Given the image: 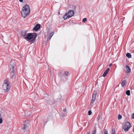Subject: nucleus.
I'll list each match as a JSON object with an SVG mask.
<instances>
[{"mask_svg":"<svg viewBox=\"0 0 134 134\" xmlns=\"http://www.w3.org/2000/svg\"><path fill=\"white\" fill-rule=\"evenodd\" d=\"M1 114H0V118H1Z\"/></svg>","mask_w":134,"mask_h":134,"instance_id":"30","label":"nucleus"},{"mask_svg":"<svg viewBox=\"0 0 134 134\" xmlns=\"http://www.w3.org/2000/svg\"><path fill=\"white\" fill-rule=\"evenodd\" d=\"M87 21V19L86 18H83V19L82 21L83 22H85Z\"/></svg>","mask_w":134,"mask_h":134,"instance_id":"18","label":"nucleus"},{"mask_svg":"<svg viewBox=\"0 0 134 134\" xmlns=\"http://www.w3.org/2000/svg\"><path fill=\"white\" fill-rule=\"evenodd\" d=\"M74 12L73 10H70L66 13L63 18L64 20L69 19L72 17L74 15Z\"/></svg>","mask_w":134,"mask_h":134,"instance_id":"4","label":"nucleus"},{"mask_svg":"<svg viewBox=\"0 0 134 134\" xmlns=\"http://www.w3.org/2000/svg\"><path fill=\"white\" fill-rule=\"evenodd\" d=\"M19 1L20 2H23V0H19Z\"/></svg>","mask_w":134,"mask_h":134,"instance_id":"27","label":"nucleus"},{"mask_svg":"<svg viewBox=\"0 0 134 134\" xmlns=\"http://www.w3.org/2000/svg\"><path fill=\"white\" fill-rule=\"evenodd\" d=\"M30 8L28 5L25 4L23 7L21 11L22 16L25 18L30 13Z\"/></svg>","mask_w":134,"mask_h":134,"instance_id":"2","label":"nucleus"},{"mask_svg":"<svg viewBox=\"0 0 134 134\" xmlns=\"http://www.w3.org/2000/svg\"><path fill=\"white\" fill-rule=\"evenodd\" d=\"M126 82V81L125 80H124L122 81L121 83V84L122 87H124V86L125 85Z\"/></svg>","mask_w":134,"mask_h":134,"instance_id":"14","label":"nucleus"},{"mask_svg":"<svg viewBox=\"0 0 134 134\" xmlns=\"http://www.w3.org/2000/svg\"><path fill=\"white\" fill-rule=\"evenodd\" d=\"M96 130H94L93 131L92 134H95L96 133Z\"/></svg>","mask_w":134,"mask_h":134,"instance_id":"21","label":"nucleus"},{"mask_svg":"<svg viewBox=\"0 0 134 134\" xmlns=\"http://www.w3.org/2000/svg\"><path fill=\"white\" fill-rule=\"evenodd\" d=\"M92 112L91 110H89L88 111V115H91L92 114Z\"/></svg>","mask_w":134,"mask_h":134,"instance_id":"20","label":"nucleus"},{"mask_svg":"<svg viewBox=\"0 0 134 134\" xmlns=\"http://www.w3.org/2000/svg\"><path fill=\"white\" fill-rule=\"evenodd\" d=\"M112 65V64L111 63L109 64V66H110Z\"/></svg>","mask_w":134,"mask_h":134,"instance_id":"28","label":"nucleus"},{"mask_svg":"<svg viewBox=\"0 0 134 134\" xmlns=\"http://www.w3.org/2000/svg\"><path fill=\"white\" fill-rule=\"evenodd\" d=\"M107 134H108V131H107Z\"/></svg>","mask_w":134,"mask_h":134,"instance_id":"31","label":"nucleus"},{"mask_svg":"<svg viewBox=\"0 0 134 134\" xmlns=\"http://www.w3.org/2000/svg\"><path fill=\"white\" fill-rule=\"evenodd\" d=\"M126 56L129 58H130L131 57V55L129 53H127L126 54Z\"/></svg>","mask_w":134,"mask_h":134,"instance_id":"15","label":"nucleus"},{"mask_svg":"<svg viewBox=\"0 0 134 134\" xmlns=\"http://www.w3.org/2000/svg\"><path fill=\"white\" fill-rule=\"evenodd\" d=\"M132 118L134 119V113H133L132 115Z\"/></svg>","mask_w":134,"mask_h":134,"instance_id":"24","label":"nucleus"},{"mask_svg":"<svg viewBox=\"0 0 134 134\" xmlns=\"http://www.w3.org/2000/svg\"><path fill=\"white\" fill-rule=\"evenodd\" d=\"M131 126L129 122H127L123 125V129L125 132H127L128 131Z\"/></svg>","mask_w":134,"mask_h":134,"instance_id":"5","label":"nucleus"},{"mask_svg":"<svg viewBox=\"0 0 134 134\" xmlns=\"http://www.w3.org/2000/svg\"><path fill=\"white\" fill-rule=\"evenodd\" d=\"M37 36L36 33H28L25 37V39L30 43L34 42Z\"/></svg>","mask_w":134,"mask_h":134,"instance_id":"1","label":"nucleus"},{"mask_svg":"<svg viewBox=\"0 0 134 134\" xmlns=\"http://www.w3.org/2000/svg\"><path fill=\"white\" fill-rule=\"evenodd\" d=\"M65 74L66 76H68L69 75V72L67 71H66L65 72Z\"/></svg>","mask_w":134,"mask_h":134,"instance_id":"22","label":"nucleus"},{"mask_svg":"<svg viewBox=\"0 0 134 134\" xmlns=\"http://www.w3.org/2000/svg\"><path fill=\"white\" fill-rule=\"evenodd\" d=\"M104 134H107V131H105L104 133Z\"/></svg>","mask_w":134,"mask_h":134,"instance_id":"25","label":"nucleus"},{"mask_svg":"<svg viewBox=\"0 0 134 134\" xmlns=\"http://www.w3.org/2000/svg\"><path fill=\"white\" fill-rule=\"evenodd\" d=\"M111 134H115V131L114 129L112 130V132Z\"/></svg>","mask_w":134,"mask_h":134,"instance_id":"19","label":"nucleus"},{"mask_svg":"<svg viewBox=\"0 0 134 134\" xmlns=\"http://www.w3.org/2000/svg\"><path fill=\"white\" fill-rule=\"evenodd\" d=\"M126 94L128 96H129L130 95V90H127L126 92Z\"/></svg>","mask_w":134,"mask_h":134,"instance_id":"16","label":"nucleus"},{"mask_svg":"<svg viewBox=\"0 0 134 134\" xmlns=\"http://www.w3.org/2000/svg\"><path fill=\"white\" fill-rule=\"evenodd\" d=\"M3 122V120H2V119L1 118H0V124H1Z\"/></svg>","mask_w":134,"mask_h":134,"instance_id":"23","label":"nucleus"},{"mask_svg":"<svg viewBox=\"0 0 134 134\" xmlns=\"http://www.w3.org/2000/svg\"><path fill=\"white\" fill-rule=\"evenodd\" d=\"M97 94V92L96 91H94L92 95V97L91 102V104L92 105L93 103L96 99V96Z\"/></svg>","mask_w":134,"mask_h":134,"instance_id":"6","label":"nucleus"},{"mask_svg":"<svg viewBox=\"0 0 134 134\" xmlns=\"http://www.w3.org/2000/svg\"><path fill=\"white\" fill-rule=\"evenodd\" d=\"M125 71L127 73H129L131 71V69L127 65H126V66Z\"/></svg>","mask_w":134,"mask_h":134,"instance_id":"12","label":"nucleus"},{"mask_svg":"<svg viewBox=\"0 0 134 134\" xmlns=\"http://www.w3.org/2000/svg\"><path fill=\"white\" fill-rule=\"evenodd\" d=\"M109 70L110 69L109 68H107L106 70L104 71V73H103V76L104 77H105Z\"/></svg>","mask_w":134,"mask_h":134,"instance_id":"10","label":"nucleus"},{"mask_svg":"<svg viewBox=\"0 0 134 134\" xmlns=\"http://www.w3.org/2000/svg\"><path fill=\"white\" fill-rule=\"evenodd\" d=\"M10 88L9 83L8 80H4L2 87V88L4 91V92H7L10 90Z\"/></svg>","mask_w":134,"mask_h":134,"instance_id":"3","label":"nucleus"},{"mask_svg":"<svg viewBox=\"0 0 134 134\" xmlns=\"http://www.w3.org/2000/svg\"><path fill=\"white\" fill-rule=\"evenodd\" d=\"M87 134H90V133H88V132Z\"/></svg>","mask_w":134,"mask_h":134,"instance_id":"29","label":"nucleus"},{"mask_svg":"<svg viewBox=\"0 0 134 134\" xmlns=\"http://www.w3.org/2000/svg\"><path fill=\"white\" fill-rule=\"evenodd\" d=\"M14 65L13 64H10L9 65L10 70L11 74L13 75L14 70Z\"/></svg>","mask_w":134,"mask_h":134,"instance_id":"7","label":"nucleus"},{"mask_svg":"<svg viewBox=\"0 0 134 134\" xmlns=\"http://www.w3.org/2000/svg\"><path fill=\"white\" fill-rule=\"evenodd\" d=\"M40 25L39 24H38L34 27L33 29V30L36 31H37L40 29Z\"/></svg>","mask_w":134,"mask_h":134,"instance_id":"11","label":"nucleus"},{"mask_svg":"<svg viewBox=\"0 0 134 134\" xmlns=\"http://www.w3.org/2000/svg\"><path fill=\"white\" fill-rule=\"evenodd\" d=\"M66 110V109H64L63 110V111L65 112Z\"/></svg>","mask_w":134,"mask_h":134,"instance_id":"26","label":"nucleus"},{"mask_svg":"<svg viewBox=\"0 0 134 134\" xmlns=\"http://www.w3.org/2000/svg\"><path fill=\"white\" fill-rule=\"evenodd\" d=\"M122 118V116L120 114L118 116V119L119 120L121 119Z\"/></svg>","mask_w":134,"mask_h":134,"instance_id":"17","label":"nucleus"},{"mask_svg":"<svg viewBox=\"0 0 134 134\" xmlns=\"http://www.w3.org/2000/svg\"><path fill=\"white\" fill-rule=\"evenodd\" d=\"M29 120H27L24 122V126L22 128L23 130H25L27 127L28 124L29 123Z\"/></svg>","mask_w":134,"mask_h":134,"instance_id":"8","label":"nucleus"},{"mask_svg":"<svg viewBox=\"0 0 134 134\" xmlns=\"http://www.w3.org/2000/svg\"><path fill=\"white\" fill-rule=\"evenodd\" d=\"M27 32L26 31L24 30L21 32V35L24 37V38L25 39V37L27 35Z\"/></svg>","mask_w":134,"mask_h":134,"instance_id":"9","label":"nucleus"},{"mask_svg":"<svg viewBox=\"0 0 134 134\" xmlns=\"http://www.w3.org/2000/svg\"><path fill=\"white\" fill-rule=\"evenodd\" d=\"M53 34V32H51V33L48 34L47 37H48L49 39H50Z\"/></svg>","mask_w":134,"mask_h":134,"instance_id":"13","label":"nucleus"}]
</instances>
